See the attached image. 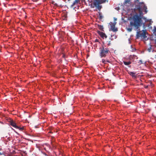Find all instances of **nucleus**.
I'll list each match as a JSON object with an SVG mask.
<instances>
[{
  "mask_svg": "<svg viewBox=\"0 0 156 156\" xmlns=\"http://www.w3.org/2000/svg\"><path fill=\"white\" fill-rule=\"evenodd\" d=\"M141 3H139V4L136 5L135 8L133 10L136 14L134 15L131 19L130 22V25L131 26H134L136 29H137L142 24L141 16L142 15V11L140 6V4ZM142 19L144 20L145 22L147 21V20L144 17H142Z\"/></svg>",
  "mask_w": 156,
  "mask_h": 156,
  "instance_id": "f257e3e1",
  "label": "nucleus"
},
{
  "mask_svg": "<svg viewBox=\"0 0 156 156\" xmlns=\"http://www.w3.org/2000/svg\"><path fill=\"white\" fill-rule=\"evenodd\" d=\"M91 4H93L94 7H96L98 10H100L102 6L100 4L106 2V0H88Z\"/></svg>",
  "mask_w": 156,
  "mask_h": 156,
  "instance_id": "f03ea898",
  "label": "nucleus"
},
{
  "mask_svg": "<svg viewBox=\"0 0 156 156\" xmlns=\"http://www.w3.org/2000/svg\"><path fill=\"white\" fill-rule=\"evenodd\" d=\"M110 52L109 48L106 46H102L99 48V54L101 58H105L108 56Z\"/></svg>",
  "mask_w": 156,
  "mask_h": 156,
  "instance_id": "7ed1b4c3",
  "label": "nucleus"
},
{
  "mask_svg": "<svg viewBox=\"0 0 156 156\" xmlns=\"http://www.w3.org/2000/svg\"><path fill=\"white\" fill-rule=\"evenodd\" d=\"M146 30H142V31H139L137 32L136 38H138L139 37L142 38L146 40L148 38L146 36Z\"/></svg>",
  "mask_w": 156,
  "mask_h": 156,
  "instance_id": "20e7f679",
  "label": "nucleus"
},
{
  "mask_svg": "<svg viewBox=\"0 0 156 156\" xmlns=\"http://www.w3.org/2000/svg\"><path fill=\"white\" fill-rule=\"evenodd\" d=\"M78 3V0H68V4L71 8L73 7L74 5Z\"/></svg>",
  "mask_w": 156,
  "mask_h": 156,
  "instance_id": "39448f33",
  "label": "nucleus"
},
{
  "mask_svg": "<svg viewBox=\"0 0 156 156\" xmlns=\"http://www.w3.org/2000/svg\"><path fill=\"white\" fill-rule=\"evenodd\" d=\"M111 25V29L114 32H115L118 31L117 28H115V23H112L111 22L110 23Z\"/></svg>",
  "mask_w": 156,
  "mask_h": 156,
  "instance_id": "423d86ee",
  "label": "nucleus"
},
{
  "mask_svg": "<svg viewBox=\"0 0 156 156\" xmlns=\"http://www.w3.org/2000/svg\"><path fill=\"white\" fill-rule=\"evenodd\" d=\"M97 32L98 34L101 36V37L103 39H104V38L106 39L107 38V36L105 33H103V32L100 31L99 30H98L97 31Z\"/></svg>",
  "mask_w": 156,
  "mask_h": 156,
  "instance_id": "0eeeda50",
  "label": "nucleus"
},
{
  "mask_svg": "<svg viewBox=\"0 0 156 156\" xmlns=\"http://www.w3.org/2000/svg\"><path fill=\"white\" fill-rule=\"evenodd\" d=\"M10 124L13 127L20 129V127L17 126L16 124L14 122L13 120H11L10 121Z\"/></svg>",
  "mask_w": 156,
  "mask_h": 156,
  "instance_id": "6e6552de",
  "label": "nucleus"
},
{
  "mask_svg": "<svg viewBox=\"0 0 156 156\" xmlns=\"http://www.w3.org/2000/svg\"><path fill=\"white\" fill-rule=\"evenodd\" d=\"M129 74L130 75H131L133 77H134V78H136V76L135 75L136 74V73L133 72H130L129 73Z\"/></svg>",
  "mask_w": 156,
  "mask_h": 156,
  "instance_id": "1a4fd4ad",
  "label": "nucleus"
},
{
  "mask_svg": "<svg viewBox=\"0 0 156 156\" xmlns=\"http://www.w3.org/2000/svg\"><path fill=\"white\" fill-rule=\"evenodd\" d=\"M25 127L24 126H23L21 127L20 126V132L21 131L24 134H25Z\"/></svg>",
  "mask_w": 156,
  "mask_h": 156,
  "instance_id": "9d476101",
  "label": "nucleus"
},
{
  "mask_svg": "<svg viewBox=\"0 0 156 156\" xmlns=\"http://www.w3.org/2000/svg\"><path fill=\"white\" fill-rule=\"evenodd\" d=\"M25 152V151H23V149L20 150V155H21L22 156H25L26 154Z\"/></svg>",
  "mask_w": 156,
  "mask_h": 156,
  "instance_id": "9b49d317",
  "label": "nucleus"
},
{
  "mask_svg": "<svg viewBox=\"0 0 156 156\" xmlns=\"http://www.w3.org/2000/svg\"><path fill=\"white\" fill-rule=\"evenodd\" d=\"M130 27L128 28L127 29V30L129 31H132V27H134V28L136 30L138 29L139 27L137 29H136V28L134 26H131L130 24Z\"/></svg>",
  "mask_w": 156,
  "mask_h": 156,
  "instance_id": "f8f14e48",
  "label": "nucleus"
},
{
  "mask_svg": "<svg viewBox=\"0 0 156 156\" xmlns=\"http://www.w3.org/2000/svg\"><path fill=\"white\" fill-rule=\"evenodd\" d=\"M129 57L133 59L136 58V59H137L138 58L137 56L135 55H130Z\"/></svg>",
  "mask_w": 156,
  "mask_h": 156,
  "instance_id": "ddd939ff",
  "label": "nucleus"
},
{
  "mask_svg": "<svg viewBox=\"0 0 156 156\" xmlns=\"http://www.w3.org/2000/svg\"><path fill=\"white\" fill-rule=\"evenodd\" d=\"M124 64L126 66H128L130 64H131V62L130 61H129V62H126V61H124L123 62Z\"/></svg>",
  "mask_w": 156,
  "mask_h": 156,
  "instance_id": "4468645a",
  "label": "nucleus"
},
{
  "mask_svg": "<svg viewBox=\"0 0 156 156\" xmlns=\"http://www.w3.org/2000/svg\"><path fill=\"white\" fill-rule=\"evenodd\" d=\"M98 28L99 29L101 30V31H104L103 26L101 25H98Z\"/></svg>",
  "mask_w": 156,
  "mask_h": 156,
  "instance_id": "2eb2a0df",
  "label": "nucleus"
},
{
  "mask_svg": "<svg viewBox=\"0 0 156 156\" xmlns=\"http://www.w3.org/2000/svg\"><path fill=\"white\" fill-rule=\"evenodd\" d=\"M102 63L104 64H106V62H109V61L108 60H107V61H106V60L104 59H102Z\"/></svg>",
  "mask_w": 156,
  "mask_h": 156,
  "instance_id": "dca6fc26",
  "label": "nucleus"
},
{
  "mask_svg": "<svg viewBox=\"0 0 156 156\" xmlns=\"http://www.w3.org/2000/svg\"><path fill=\"white\" fill-rule=\"evenodd\" d=\"M144 12L145 13H146L147 12V7L145 5H144Z\"/></svg>",
  "mask_w": 156,
  "mask_h": 156,
  "instance_id": "f3484780",
  "label": "nucleus"
},
{
  "mask_svg": "<svg viewBox=\"0 0 156 156\" xmlns=\"http://www.w3.org/2000/svg\"><path fill=\"white\" fill-rule=\"evenodd\" d=\"M130 1L129 0H126L125 1V2L124 3V5H126L127 3L130 4Z\"/></svg>",
  "mask_w": 156,
  "mask_h": 156,
  "instance_id": "a211bd4d",
  "label": "nucleus"
},
{
  "mask_svg": "<svg viewBox=\"0 0 156 156\" xmlns=\"http://www.w3.org/2000/svg\"><path fill=\"white\" fill-rule=\"evenodd\" d=\"M23 143V142H21V140H20V147H25V146H24L25 145H26V144H24V145H23L22 143Z\"/></svg>",
  "mask_w": 156,
  "mask_h": 156,
  "instance_id": "6ab92c4d",
  "label": "nucleus"
},
{
  "mask_svg": "<svg viewBox=\"0 0 156 156\" xmlns=\"http://www.w3.org/2000/svg\"><path fill=\"white\" fill-rule=\"evenodd\" d=\"M152 49V46L151 45L150 47L148 48L147 49V50L149 52H150L151 51V50Z\"/></svg>",
  "mask_w": 156,
  "mask_h": 156,
  "instance_id": "aec40b11",
  "label": "nucleus"
},
{
  "mask_svg": "<svg viewBox=\"0 0 156 156\" xmlns=\"http://www.w3.org/2000/svg\"><path fill=\"white\" fill-rule=\"evenodd\" d=\"M138 63L139 64V65H141V64H144L143 62L141 60H140L139 61Z\"/></svg>",
  "mask_w": 156,
  "mask_h": 156,
  "instance_id": "412c9836",
  "label": "nucleus"
},
{
  "mask_svg": "<svg viewBox=\"0 0 156 156\" xmlns=\"http://www.w3.org/2000/svg\"><path fill=\"white\" fill-rule=\"evenodd\" d=\"M7 156H16V155H14L12 153H9L7 155Z\"/></svg>",
  "mask_w": 156,
  "mask_h": 156,
  "instance_id": "4be33fe9",
  "label": "nucleus"
},
{
  "mask_svg": "<svg viewBox=\"0 0 156 156\" xmlns=\"http://www.w3.org/2000/svg\"><path fill=\"white\" fill-rule=\"evenodd\" d=\"M103 18V16L101 15L100 14H99V18L100 19H102Z\"/></svg>",
  "mask_w": 156,
  "mask_h": 156,
  "instance_id": "5701e85b",
  "label": "nucleus"
},
{
  "mask_svg": "<svg viewBox=\"0 0 156 156\" xmlns=\"http://www.w3.org/2000/svg\"><path fill=\"white\" fill-rule=\"evenodd\" d=\"M111 42H110V41L109 42V43L108 44V46H110L111 45Z\"/></svg>",
  "mask_w": 156,
  "mask_h": 156,
  "instance_id": "b1692460",
  "label": "nucleus"
},
{
  "mask_svg": "<svg viewBox=\"0 0 156 156\" xmlns=\"http://www.w3.org/2000/svg\"><path fill=\"white\" fill-rule=\"evenodd\" d=\"M136 49H135L134 48V49H133L132 51H136Z\"/></svg>",
  "mask_w": 156,
  "mask_h": 156,
  "instance_id": "393cba45",
  "label": "nucleus"
},
{
  "mask_svg": "<svg viewBox=\"0 0 156 156\" xmlns=\"http://www.w3.org/2000/svg\"><path fill=\"white\" fill-rule=\"evenodd\" d=\"M4 154L3 153H1V152H0V155H2V154Z\"/></svg>",
  "mask_w": 156,
  "mask_h": 156,
  "instance_id": "a878e982",
  "label": "nucleus"
},
{
  "mask_svg": "<svg viewBox=\"0 0 156 156\" xmlns=\"http://www.w3.org/2000/svg\"><path fill=\"white\" fill-rule=\"evenodd\" d=\"M155 47H156V40H155Z\"/></svg>",
  "mask_w": 156,
  "mask_h": 156,
  "instance_id": "bb28decb",
  "label": "nucleus"
},
{
  "mask_svg": "<svg viewBox=\"0 0 156 156\" xmlns=\"http://www.w3.org/2000/svg\"><path fill=\"white\" fill-rule=\"evenodd\" d=\"M65 55H64L63 54L62 55V57L64 58V57H65Z\"/></svg>",
  "mask_w": 156,
  "mask_h": 156,
  "instance_id": "cd10ccee",
  "label": "nucleus"
},
{
  "mask_svg": "<svg viewBox=\"0 0 156 156\" xmlns=\"http://www.w3.org/2000/svg\"><path fill=\"white\" fill-rule=\"evenodd\" d=\"M80 0H78V3L80 2Z\"/></svg>",
  "mask_w": 156,
  "mask_h": 156,
  "instance_id": "c85d7f7f",
  "label": "nucleus"
},
{
  "mask_svg": "<svg viewBox=\"0 0 156 156\" xmlns=\"http://www.w3.org/2000/svg\"><path fill=\"white\" fill-rule=\"evenodd\" d=\"M21 136L22 137H23V135H21Z\"/></svg>",
  "mask_w": 156,
  "mask_h": 156,
  "instance_id": "c756f323",
  "label": "nucleus"
},
{
  "mask_svg": "<svg viewBox=\"0 0 156 156\" xmlns=\"http://www.w3.org/2000/svg\"><path fill=\"white\" fill-rule=\"evenodd\" d=\"M96 41H98V40H97V39H96Z\"/></svg>",
  "mask_w": 156,
  "mask_h": 156,
  "instance_id": "7c9ffc66",
  "label": "nucleus"
},
{
  "mask_svg": "<svg viewBox=\"0 0 156 156\" xmlns=\"http://www.w3.org/2000/svg\"><path fill=\"white\" fill-rule=\"evenodd\" d=\"M96 41H98V40H97V39H96Z\"/></svg>",
  "mask_w": 156,
  "mask_h": 156,
  "instance_id": "2f4dec72",
  "label": "nucleus"
},
{
  "mask_svg": "<svg viewBox=\"0 0 156 156\" xmlns=\"http://www.w3.org/2000/svg\"><path fill=\"white\" fill-rule=\"evenodd\" d=\"M22 135V134H20V135ZM21 136V135H20V136Z\"/></svg>",
  "mask_w": 156,
  "mask_h": 156,
  "instance_id": "473e14b6",
  "label": "nucleus"
},
{
  "mask_svg": "<svg viewBox=\"0 0 156 156\" xmlns=\"http://www.w3.org/2000/svg\"><path fill=\"white\" fill-rule=\"evenodd\" d=\"M22 135V134H20V135ZM21 136V135H20V136Z\"/></svg>",
  "mask_w": 156,
  "mask_h": 156,
  "instance_id": "72a5a7b5",
  "label": "nucleus"
},
{
  "mask_svg": "<svg viewBox=\"0 0 156 156\" xmlns=\"http://www.w3.org/2000/svg\"><path fill=\"white\" fill-rule=\"evenodd\" d=\"M50 133H52L51 132H50Z\"/></svg>",
  "mask_w": 156,
  "mask_h": 156,
  "instance_id": "f704fd0d",
  "label": "nucleus"
}]
</instances>
